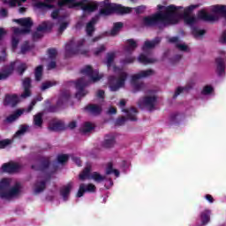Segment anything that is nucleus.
<instances>
[{
    "instance_id": "nucleus-1",
    "label": "nucleus",
    "mask_w": 226,
    "mask_h": 226,
    "mask_svg": "<svg viewBox=\"0 0 226 226\" xmlns=\"http://www.w3.org/2000/svg\"><path fill=\"white\" fill-rule=\"evenodd\" d=\"M157 8L161 11L152 16L145 17L143 19L144 26H170L172 24H177L179 19H184L185 24L192 27V33L196 40H200L206 34V31L193 27L197 24L198 19L195 16L190 15L193 10L199 8V4H192L186 8H183V6L176 7L174 5H169L167 7L157 5Z\"/></svg>"
},
{
    "instance_id": "nucleus-2",
    "label": "nucleus",
    "mask_w": 226,
    "mask_h": 226,
    "mask_svg": "<svg viewBox=\"0 0 226 226\" xmlns=\"http://www.w3.org/2000/svg\"><path fill=\"white\" fill-rule=\"evenodd\" d=\"M48 3H56L57 1V7H54L52 4H46L39 2L35 4L39 10L49 11L51 10L52 19H57L61 17V11H63V6H68V8H75L80 6L85 13H91L98 8V4L94 2H89V0H45Z\"/></svg>"
},
{
    "instance_id": "nucleus-3",
    "label": "nucleus",
    "mask_w": 226,
    "mask_h": 226,
    "mask_svg": "<svg viewBox=\"0 0 226 226\" xmlns=\"http://www.w3.org/2000/svg\"><path fill=\"white\" fill-rule=\"evenodd\" d=\"M114 59H116V53L111 52L107 54L106 65L108 72H112L117 75V77L110 76L108 82L110 91H119L121 87H124V84L128 79V73L123 71L122 68L117 67L116 64H114Z\"/></svg>"
},
{
    "instance_id": "nucleus-4",
    "label": "nucleus",
    "mask_w": 226,
    "mask_h": 226,
    "mask_svg": "<svg viewBox=\"0 0 226 226\" xmlns=\"http://www.w3.org/2000/svg\"><path fill=\"white\" fill-rule=\"evenodd\" d=\"M82 78L78 79L76 82V98L80 100V98L86 96L87 94V91L84 89L87 84H91V82H98L101 79H103V74H99L97 70H93V68L89 65L85 66L81 70Z\"/></svg>"
},
{
    "instance_id": "nucleus-5",
    "label": "nucleus",
    "mask_w": 226,
    "mask_h": 226,
    "mask_svg": "<svg viewBox=\"0 0 226 226\" xmlns=\"http://www.w3.org/2000/svg\"><path fill=\"white\" fill-rule=\"evenodd\" d=\"M12 185V186H11ZM22 192V185L20 183L16 182L13 185V179L4 178L0 181V198L10 200L16 199Z\"/></svg>"
},
{
    "instance_id": "nucleus-6",
    "label": "nucleus",
    "mask_w": 226,
    "mask_h": 226,
    "mask_svg": "<svg viewBox=\"0 0 226 226\" xmlns=\"http://www.w3.org/2000/svg\"><path fill=\"white\" fill-rule=\"evenodd\" d=\"M100 6V17H109V15H112V13H130L132 11V8L124 7L121 4H112L109 0H104L99 4Z\"/></svg>"
},
{
    "instance_id": "nucleus-7",
    "label": "nucleus",
    "mask_w": 226,
    "mask_h": 226,
    "mask_svg": "<svg viewBox=\"0 0 226 226\" xmlns=\"http://www.w3.org/2000/svg\"><path fill=\"white\" fill-rule=\"evenodd\" d=\"M14 22L19 24L24 28L12 27L13 36H12V47L13 49H17V45H19V36L20 34H26V33L31 32V27L33 26V21L31 18H23L19 19H14Z\"/></svg>"
},
{
    "instance_id": "nucleus-8",
    "label": "nucleus",
    "mask_w": 226,
    "mask_h": 226,
    "mask_svg": "<svg viewBox=\"0 0 226 226\" xmlns=\"http://www.w3.org/2000/svg\"><path fill=\"white\" fill-rule=\"evenodd\" d=\"M24 92L18 96L17 94L6 95L4 103L5 105H10L11 107H15L17 103H19L20 101L26 100L31 96V79L26 78L23 80Z\"/></svg>"
},
{
    "instance_id": "nucleus-9",
    "label": "nucleus",
    "mask_w": 226,
    "mask_h": 226,
    "mask_svg": "<svg viewBox=\"0 0 226 226\" xmlns=\"http://www.w3.org/2000/svg\"><path fill=\"white\" fill-rule=\"evenodd\" d=\"M160 41L161 39L158 37L153 41H146L142 47L144 53L139 55L138 61L142 63V64H151L152 63H156V58L151 56V52H149V50H151V49H154V47H156Z\"/></svg>"
},
{
    "instance_id": "nucleus-10",
    "label": "nucleus",
    "mask_w": 226,
    "mask_h": 226,
    "mask_svg": "<svg viewBox=\"0 0 226 226\" xmlns=\"http://www.w3.org/2000/svg\"><path fill=\"white\" fill-rule=\"evenodd\" d=\"M86 45V39H79L75 42V40H71L65 45V55L67 57L75 54H87V49H84Z\"/></svg>"
},
{
    "instance_id": "nucleus-11",
    "label": "nucleus",
    "mask_w": 226,
    "mask_h": 226,
    "mask_svg": "<svg viewBox=\"0 0 226 226\" xmlns=\"http://www.w3.org/2000/svg\"><path fill=\"white\" fill-rule=\"evenodd\" d=\"M152 75H154V71L151 69L140 71L139 72L133 74L131 77V83L132 85L133 92L137 93L138 91H142L144 87H146V85H144V82L139 80H140V79L151 77Z\"/></svg>"
},
{
    "instance_id": "nucleus-12",
    "label": "nucleus",
    "mask_w": 226,
    "mask_h": 226,
    "mask_svg": "<svg viewBox=\"0 0 226 226\" xmlns=\"http://www.w3.org/2000/svg\"><path fill=\"white\" fill-rule=\"evenodd\" d=\"M79 179L81 181H85V179H93L95 183H102V181H105V176L98 172L91 173V164H88L79 174Z\"/></svg>"
},
{
    "instance_id": "nucleus-13",
    "label": "nucleus",
    "mask_w": 226,
    "mask_h": 226,
    "mask_svg": "<svg viewBox=\"0 0 226 226\" xmlns=\"http://www.w3.org/2000/svg\"><path fill=\"white\" fill-rule=\"evenodd\" d=\"M17 68L19 73L22 75L26 70H27V64H22L19 61H16L14 63H11L10 67L7 69V71H4L0 72V80H6L7 77H10L11 75V72Z\"/></svg>"
},
{
    "instance_id": "nucleus-14",
    "label": "nucleus",
    "mask_w": 226,
    "mask_h": 226,
    "mask_svg": "<svg viewBox=\"0 0 226 226\" xmlns=\"http://www.w3.org/2000/svg\"><path fill=\"white\" fill-rule=\"evenodd\" d=\"M156 103H158V97L154 93H152L147 94L142 100H140L139 106L151 111L156 109Z\"/></svg>"
},
{
    "instance_id": "nucleus-15",
    "label": "nucleus",
    "mask_w": 226,
    "mask_h": 226,
    "mask_svg": "<svg viewBox=\"0 0 226 226\" xmlns=\"http://www.w3.org/2000/svg\"><path fill=\"white\" fill-rule=\"evenodd\" d=\"M119 108L121 109L122 112H124L126 114L127 119H129L130 121H137V109L135 108H130L128 109H124V105H126V100L122 99L119 102Z\"/></svg>"
},
{
    "instance_id": "nucleus-16",
    "label": "nucleus",
    "mask_w": 226,
    "mask_h": 226,
    "mask_svg": "<svg viewBox=\"0 0 226 226\" xmlns=\"http://www.w3.org/2000/svg\"><path fill=\"white\" fill-rule=\"evenodd\" d=\"M52 27H54V24H52V22H43L38 26L37 31L33 34L34 40H38V38H41L43 36V33L50 31Z\"/></svg>"
},
{
    "instance_id": "nucleus-17",
    "label": "nucleus",
    "mask_w": 226,
    "mask_h": 226,
    "mask_svg": "<svg viewBox=\"0 0 226 226\" xmlns=\"http://www.w3.org/2000/svg\"><path fill=\"white\" fill-rule=\"evenodd\" d=\"M87 192L88 193H94L96 192V185L93 184H80L76 197L80 199V197H84V194Z\"/></svg>"
},
{
    "instance_id": "nucleus-18",
    "label": "nucleus",
    "mask_w": 226,
    "mask_h": 226,
    "mask_svg": "<svg viewBox=\"0 0 226 226\" xmlns=\"http://www.w3.org/2000/svg\"><path fill=\"white\" fill-rule=\"evenodd\" d=\"M49 176L46 175L44 177H41L37 179V182L35 183L34 186V192L35 194L41 193L47 186V181H49Z\"/></svg>"
},
{
    "instance_id": "nucleus-19",
    "label": "nucleus",
    "mask_w": 226,
    "mask_h": 226,
    "mask_svg": "<svg viewBox=\"0 0 226 226\" xmlns=\"http://www.w3.org/2000/svg\"><path fill=\"white\" fill-rule=\"evenodd\" d=\"M215 72L220 77L225 75V53L215 59Z\"/></svg>"
},
{
    "instance_id": "nucleus-20",
    "label": "nucleus",
    "mask_w": 226,
    "mask_h": 226,
    "mask_svg": "<svg viewBox=\"0 0 226 226\" xmlns=\"http://www.w3.org/2000/svg\"><path fill=\"white\" fill-rule=\"evenodd\" d=\"M170 43H174L175 47L181 52H190V48L179 37H171L169 39Z\"/></svg>"
},
{
    "instance_id": "nucleus-21",
    "label": "nucleus",
    "mask_w": 226,
    "mask_h": 226,
    "mask_svg": "<svg viewBox=\"0 0 226 226\" xmlns=\"http://www.w3.org/2000/svg\"><path fill=\"white\" fill-rule=\"evenodd\" d=\"M56 57H57V50L50 49L48 50V70H54L56 68Z\"/></svg>"
},
{
    "instance_id": "nucleus-22",
    "label": "nucleus",
    "mask_w": 226,
    "mask_h": 226,
    "mask_svg": "<svg viewBox=\"0 0 226 226\" xmlns=\"http://www.w3.org/2000/svg\"><path fill=\"white\" fill-rule=\"evenodd\" d=\"M73 190V184L69 183L60 189V197L63 199L64 202H66L70 199V193Z\"/></svg>"
},
{
    "instance_id": "nucleus-23",
    "label": "nucleus",
    "mask_w": 226,
    "mask_h": 226,
    "mask_svg": "<svg viewBox=\"0 0 226 226\" xmlns=\"http://www.w3.org/2000/svg\"><path fill=\"white\" fill-rule=\"evenodd\" d=\"M2 170L8 174H13V172H19V170H20V165L15 162L4 163L2 166Z\"/></svg>"
},
{
    "instance_id": "nucleus-24",
    "label": "nucleus",
    "mask_w": 226,
    "mask_h": 226,
    "mask_svg": "<svg viewBox=\"0 0 226 226\" xmlns=\"http://www.w3.org/2000/svg\"><path fill=\"white\" fill-rule=\"evenodd\" d=\"M194 86H195V81L193 80L188 81L185 87H179L176 89L173 98H176L178 94H181V93H188V91H190V89H192Z\"/></svg>"
},
{
    "instance_id": "nucleus-25",
    "label": "nucleus",
    "mask_w": 226,
    "mask_h": 226,
    "mask_svg": "<svg viewBox=\"0 0 226 226\" xmlns=\"http://www.w3.org/2000/svg\"><path fill=\"white\" fill-rule=\"evenodd\" d=\"M98 19H100V16H95L87 24L86 33L87 36H93V34L94 33V24L98 22Z\"/></svg>"
},
{
    "instance_id": "nucleus-26",
    "label": "nucleus",
    "mask_w": 226,
    "mask_h": 226,
    "mask_svg": "<svg viewBox=\"0 0 226 226\" xmlns=\"http://www.w3.org/2000/svg\"><path fill=\"white\" fill-rule=\"evenodd\" d=\"M38 163H40V167H36L35 165L32 166V169H34L35 170H41V172H45L47 169H49L50 165V159L45 158L41 161H38Z\"/></svg>"
},
{
    "instance_id": "nucleus-27",
    "label": "nucleus",
    "mask_w": 226,
    "mask_h": 226,
    "mask_svg": "<svg viewBox=\"0 0 226 226\" xmlns=\"http://www.w3.org/2000/svg\"><path fill=\"white\" fill-rule=\"evenodd\" d=\"M68 100H70V93L68 91L62 92L56 102V106L63 107V105L68 102Z\"/></svg>"
},
{
    "instance_id": "nucleus-28",
    "label": "nucleus",
    "mask_w": 226,
    "mask_h": 226,
    "mask_svg": "<svg viewBox=\"0 0 226 226\" xmlns=\"http://www.w3.org/2000/svg\"><path fill=\"white\" fill-rule=\"evenodd\" d=\"M135 49H137V41L133 39L128 40L124 47V52H127V54H132Z\"/></svg>"
},
{
    "instance_id": "nucleus-29",
    "label": "nucleus",
    "mask_w": 226,
    "mask_h": 226,
    "mask_svg": "<svg viewBox=\"0 0 226 226\" xmlns=\"http://www.w3.org/2000/svg\"><path fill=\"white\" fill-rule=\"evenodd\" d=\"M200 220L202 225H207L208 222H211V210L206 209L200 214Z\"/></svg>"
},
{
    "instance_id": "nucleus-30",
    "label": "nucleus",
    "mask_w": 226,
    "mask_h": 226,
    "mask_svg": "<svg viewBox=\"0 0 226 226\" xmlns=\"http://www.w3.org/2000/svg\"><path fill=\"white\" fill-rule=\"evenodd\" d=\"M26 112V109H18L16 110L12 115H10L7 118L6 121L7 123H13V121H17L22 114Z\"/></svg>"
},
{
    "instance_id": "nucleus-31",
    "label": "nucleus",
    "mask_w": 226,
    "mask_h": 226,
    "mask_svg": "<svg viewBox=\"0 0 226 226\" xmlns=\"http://www.w3.org/2000/svg\"><path fill=\"white\" fill-rule=\"evenodd\" d=\"M105 173L107 176H110V174H114L116 177H119V171L117 169H114V164L112 162H109L106 166Z\"/></svg>"
},
{
    "instance_id": "nucleus-32",
    "label": "nucleus",
    "mask_w": 226,
    "mask_h": 226,
    "mask_svg": "<svg viewBox=\"0 0 226 226\" xmlns=\"http://www.w3.org/2000/svg\"><path fill=\"white\" fill-rule=\"evenodd\" d=\"M87 110L90 113V114H94V116H96L98 114H100V112H102V105H98V104H90L87 107Z\"/></svg>"
},
{
    "instance_id": "nucleus-33",
    "label": "nucleus",
    "mask_w": 226,
    "mask_h": 226,
    "mask_svg": "<svg viewBox=\"0 0 226 226\" xmlns=\"http://www.w3.org/2000/svg\"><path fill=\"white\" fill-rule=\"evenodd\" d=\"M114 144H116V136L113 134L107 135L104 139V147H113Z\"/></svg>"
},
{
    "instance_id": "nucleus-34",
    "label": "nucleus",
    "mask_w": 226,
    "mask_h": 226,
    "mask_svg": "<svg viewBox=\"0 0 226 226\" xmlns=\"http://www.w3.org/2000/svg\"><path fill=\"white\" fill-rule=\"evenodd\" d=\"M93 130H94V124H92L91 122H86L80 128L81 133H84L85 135L86 133H91Z\"/></svg>"
},
{
    "instance_id": "nucleus-35",
    "label": "nucleus",
    "mask_w": 226,
    "mask_h": 226,
    "mask_svg": "<svg viewBox=\"0 0 226 226\" xmlns=\"http://www.w3.org/2000/svg\"><path fill=\"white\" fill-rule=\"evenodd\" d=\"M26 0H3L4 4L9 6V8H15V6H20L22 3H26Z\"/></svg>"
},
{
    "instance_id": "nucleus-36",
    "label": "nucleus",
    "mask_w": 226,
    "mask_h": 226,
    "mask_svg": "<svg viewBox=\"0 0 226 226\" xmlns=\"http://www.w3.org/2000/svg\"><path fill=\"white\" fill-rule=\"evenodd\" d=\"M43 115L41 113H38L34 117V124L37 126V128H41V124H43Z\"/></svg>"
},
{
    "instance_id": "nucleus-37",
    "label": "nucleus",
    "mask_w": 226,
    "mask_h": 226,
    "mask_svg": "<svg viewBox=\"0 0 226 226\" xmlns=\"http://www.w3.org/2000/svg\"><path fill=\"white\" fill-rule=\"evenodd\" d=\"M122 28H123V23L121 22L115 23L113 26V28L111 29L110 35L116 36L117 34H118L119 31H121Z\"/></svg>"
},
{
    "instance_id": "nucleus-38",
    "label": "nucleus",
    "mask_w": 226,
    "mask_h": 226,
    "mask_svg": "<svg viewBox=\"0 0 226 226\" xmlns=\"http://www.w3.org/2000/svg\"><path fill=\"white\" fill-rule=\"evenodd\" d=\"M213 93H215V88H213V87H211L210 85L205 86L201 91V94L203 96H209L213 94Z\"/></svg>"
},
{
    "instance_id": "nucleus-39",
    "label": "nucleus",
    "mask_w": 226,
    "mask_h": 226,
    "mask_svg": "<svg viewBox=\"0 0 226 226\" xmlns=\"http://www.w3.org/2000/svg\"><path fill=\"white\" fill-rule=\"evenodd\" d=\"M54 86H57L56 81H46L41 84V90L47 91V89H50V87H54Z\"/></svg>"
},
{
    "instance_id": "nucleus-40",
    "label": "nucleus",
    "mask_w": 226,
    "mask_h": 226,
    "mask_svg": "<svg viewBox=\"0 0 226 226\" xmlns=\"http://www.w3.org/2000/svg\"><path fill=\"white\" fill-rule=\"evenodd\" d=\"M105 50H107L105 44H101L97 48L94 49L93 53L94 56H101V54H103Z\"/></svg>"
},
{
    "instance_id": "nucleus-41",
    "label": "nucleus",
    "mask_w": 226,
    "mask_h": 226,
    "mask_svg": "<svg viewBox=\"0 0 226 226\" xmlns=\"http://www.w3.org/2000/svg\"><path fill=\"white\" fill-rule=\"evenodd\" d=\"M134 62H135V56H126L125 58L120 61L121 64H123L124 66H126V64H132Z\"/></svg>"
},
{
    "instance_id": "nucleus-42",
    "label": "nucleus",
    "mask_w": 226,
    "mask_h": 226,
    "mask_svg": "<svg viewBox=\"0 0 226 226\" xmlns=\"http://www.w3.org/2000/svg\"><path fill=\"white\" fill-rule=\"evenodd\" d=\"M27 125H21L19 130L15 133L14 138L19 139L27 132Z\"/></svg>"
},
{
    "instance_id": "nucleus-43",
    "label": "nucleus",
    "mask_w": 226,
    "mask_h": 226,
    "mask_svg": "<svg viewBox=\"0 0 226 226\" xmlns=\"http://www.w3.org/2000/svg\"><path fill=\"white\" fill-rule=\"evenodd\" d=\"M41 75H43V66L42 65H39L35 69V80H37V81L41 80Z\"/></svg>"
},
{
    "instance_id": "nucleus-44",
    "label": "nucleus",
    "mask_w": 226,
    "mask_h": 226,
    "mask_svg": "<svg viewBox=\"0 0 226 226\" xmlns=\"http://www.w3.org/2000/svg\"><path fill=\"white\" fill-rule=\"evenodd\" d=\"M69 158L70 156L68 154H58L56 158L57 163H61L63 165L64 163H66V162H68Z\"/></svg>"
},
{
    "instance_id": "nucleus-45",
    "label": "nucleus",
    "mask_w": 226,
    "mask_h": 226,
    "mask_svg": "<svg viewBox=\"0 0 226 226\" xmlns=\"http://www.w3.org/2000/svg\"><path fill=\"white\" fill-rule=\"evenodd\" d=\"M43 98L41 96L37 97L36 99H34L30 105L28 106V109H26V112H31L33 110V107L36 105V102H41Z\"/></svg>"
},
{
    "instance_id": "nucleus-46",
    "label": "nucleus",
    "mask_w": 226,
    "mask_h": 226,
    "mask_svg": "<svg viewBox=\"0 0 226 226\" xmlns=\"http://www.w3.org/2000/svg\"><path fill=\"white\" fill-rule=\"evenodd\" d=\"M171 118L173 121L179 123V121H183V119H185V115H183L181 113H176V114L172 115Z\"/></svg>"
},
{
    "instance_id": "nucleus-47",
    "label": "nucleus",
    "mask_w": 226,
    "mask_h": 226,
    "mask_svg": "<svg viewBox=\"0 0 226 226\" xmlns=\"http://www.w3.org/2000/svg\"><path fill=\"white\" fill-rule=\"evenodd\" d=\"M69 22L67 20L63 21L60 23L59 28H58V33L61 34L63 31L66 30V27H68Z\"/></svg>"
},
{
    "instance_id": "nucleus-48",
    "label": "nucleus",
    "mask_w": 226,
    "mask_h": 226,
    "mask_svg": "<svg viewBox=\"0 0 226 226\" xmlns=\"http://www.w3.org/2000/svg\"><path fill=\"white\" fill-rule=\"evenodd\" d=\"M31 50V46H29V42H25L21 46V54H26V52H29Z\"/></svg>"
},
{
    "instance_id": "nucleus-49",
    "label": "nucleus",
    "mask_w": 226,
    "mask_h": 226,
    "mask_svg": "<svg viewBox=\"0 0 226 226\" xmlns=\"http://www.w3.org/2000/svg\"><path fill=\"white\" fill-rule=\"evenodd\" d=\"M50 128H51V130H55V131L63 130L64 125H63V123H61V122H56L54 124V125L51 126Z\"/></svg>"
},
{
    "instance_id": "nucleus-50",
    "label": "nucleus",
    "mask_w": 226,
    "mask_h": 226,
    "mask_svg": "<svg viewBox=\"0 0 226 226\" xmlns=\"http://www.w3.org/2000/svg\"><path fill=\"white\" fill-rule=\"evenodd\" d=\"M11 144V140L10 139H4L0 141V149H4L6 146H10Z\"/></svg>"
},
{
    "instance_id": "nucleus-51",
    "label": "nucleus",
    "mask_w": 226,
    "mask_h": 226,
    "mask_svg": "<svg viewBox=\"0 0 226 226\" xmlns=\"http://www.w3.org/2000/svg\"><path fill=\"white\" fill-rule=\"evenodd\" d=\"M96 97L101 100V102H103V99L105 98V92L103 90H99L96 93Z\"/></svg>"
},
{
    "instance_id": "nucleus-52",
    "label": "nucleus",
    "mask_w": 226,
    "mask_h": 226,
    "mask_svg": "<svg viewBox=\"0 0 226 226\" xmlns=\"http://www.w3.org/2000/svg\"><path fill=\"white\" fill-rule=\"evenodd\" d=\"M182 57H183V55H177V56H175L171 59L172 64H176V63L181 61Z\"/></svg>"
},
{
    "instance_id": "nucleus-53",
    "label": "nucleus",
    "mask_w": 226,
    "mask_h": 226,
    "mask_svg": "<svg viewBox=\"0 0 226 226\" xmlns=\"http://www.w3.org/2000/svg\"><path fill=\"white\" fill-rule=\"evenodd\" d=\"M134 11H136V13H144V11H146V6L140 5L135 8Z\"/></svg>"
},
{
    "instance_id": "nucleus-54",
    "label": "nucleus",
    "mask_w": 226,
    "mask_h": 226,
    "mask_svg": "<svg viewBox=\"0 0 226 226\" xmlns=\"http://www.w3.org/2000/svg\"><path fill=\"white\" fill-rule=\"evenodd\" d=\"M72 162L78 165V167H80L82 165V162H80V159L77 156H72Z\"/></svg>"
},
{
    "instance_id": "nucleus-55",
    "label": "nucleus",
    "mask_w": 226,
    "mask_h": 226,
    "mask_svg": "<svg viewBox=\"0 0 226 226\" xmlns=\"http://www.w3.org/2000/svg\"><path fill=\"white\" fill-rule=\"evenodd\" d=\"M125 122H126V118L124 117H122L121 118L117 120V124H118V126H121L124 124Z\"/></svg>"
},
{
    "instance_id": "nucleus-56",
    "label": "nucleus",
    "mask_w": 226,
    "mask_h": 226,
    "mask_svg": "<svg viewBox=\"0 0 226 226\" xmlns=\"http://www.w3.org/2000/svg\"><path fill=\"white\" fill-rule=\"evenodd\" d=\"M8 16V11L6 9H1L0 10V17H2V19H4V17Z\"/></svg>"
},
{
    "instance_id": "nucleus-57",
    "label": "nucleus",
    "mask_w": 226,
    "mask_h": 226,
    "mask_svg": "<svg viewBox=\"0 0 226 226\" xmlns=\"http://www.w3.org/2000/svg\"><path fill=\"white\" fill-rule=\"evenodd\" d=\"M117 109L116 108L109 107L107 111V114L112 115V114H117Z\"/></svg>"
},
{
    "instance_id": "nucleus-58",
    "label": "nucleus",
    "mask_w": 226,
    "mask_h": 226,
    "mask_svg": "<svg viewBox=\"0 0 226 226\" xmlns=\"http://www.w3.org/2000/svg\"><path fill=\"white\" fill-rule=\"evenodd\" d=\"M206 200H207L210 204H213L215 202V199H213V196L211 194H207L205 196Z\"/></svg>"
},
{
    "instance_id": "nucleus-59",
    "label": "nucleus",
    "mask_w": 226,
    "mask_h": 226,
    "mask_svg": "<svg viewBox=\"0 0 226 226\" xmlns=\"http://www.w3.org/2000/svg\"><path fill=\"white\" fill-rule=\"evenodd\" d=\"M220 41L221 43H226V30L222 33Z\"/></svg>"
},
{
    "instance_id": "nucleus-60",
    "label": "nucleus",
    "mask_w": 226,
    "mask_h": 226,
    "mask_svg": "<svg viewBox=\"0 0 226 226\" xmlns=\"http://www.w3.org/2000/svg\"><path fill=\"white\" fill-rule=\"evenodd\" d=\"M68 127H69L71 130H73V128H77V122H75V121L71 122V123L68 124Z\"/></svg>"
},
{
    "instance_id": "nucleus-61",
    "label": "nucleus",
    "mask_w": 226,
    "mask_h": 226,
    "mask_svg": "<svg viewBox=\"0 0 226 226\" xmlns=\"http://www.w3.org/2000/svg\"><path fill=\"white\" fill-rule=\"evenodd\" d=\"M4 59H6V53H4V51H3V56H0V61H4Z\"/></svg>"
},
{
    "instance_id": "nucleus-62",
    "label": "nucleus",
    "mask_w": 226,
    "mask_h": 226,
    "mask_svg": "<svg viewBox=\"0 0 226 226\" xmlns=\"http://www.w3.org/2000/svg\"><path fill=\"white\" fill-rule=\"evenodd\" d=\"M99 40H102V36L94 37V38L92 40V42L98 41Z\"/></svg>"
},
{
    "instance_id": "nucleus-63",
    "label": "nucleus",
    "mask_w": 226,
    "mask_h": 226,
    "mask_svg": "<svg viewBox=\"0 0 226 226\" xmlns=\"http://www.w3.org/2000/svg\"><path fill=\"white\" fill-rule=\"evenodd\" d=\"M3 34H4V29L0 28V40L3 38Z\"/></svg>"
},
{
    "instance_id": "nucleus-64",
    "label": "nucleus",
    "mask_w": 226,
    "mask_h": 226,
    "mask_svg": "<svg viewBox=\"0 0 226 226\" xmlns=\"http://www.w3.org/2000/svg\"><path fill=\"white\" fill-rule=\"evenodd\" d=\"M26 11V8H20L19 9V13H24Z\"/></svg>"
}]
</instances>
